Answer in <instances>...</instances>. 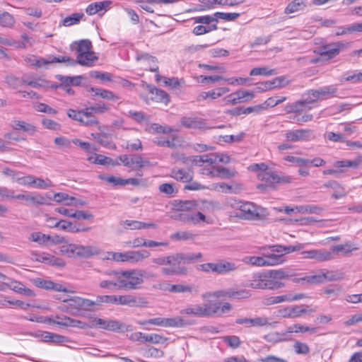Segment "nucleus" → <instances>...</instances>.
Listing matches in <instances>:
<instances>
[{
  "mask_svg": "<svg viewBox=\"0 0 362 362\" xmlns=\"http://www.w3.org/2000/svg\"><path fill=\"white\" fill-rule=\"evenodd\" d=\"M150 255V252L146 250L127 251L126 262L131 263H138L149 257Z\"/></svg>",
  "mask_w": 362,
  "mask_h": 362,
  "instance_id": "obj_23",
  "label": "nucleus"
},
{
  "mask_svg": "<svg viewBox=\"0 0 362 362\" xmlns=\"http://www.w3.org/2000/svg\"><path fill=\"white\" fill-rule=\"evenodd\" d=\"M98 57L95 52L90 51L83 54H77L76 64H79L82 66H92Z\"/></svg>",
  "mask_w": 362,
  "mask_h": 362,
  "instance_id": "obj_28",
  "label": "nucleus"
},
{
  "mask_svg": "<svg viewBox=\"0 0 362 362\" xmlns=\"http://www.w3.org/2000/svg\"><path fill=\"white\" fill-rule=\"evenodd\" d=\"M347 45L343 42H336L322 46L318 48L317 53L327 59H332L339 54V52L346 47Z\"/></svg>",
  "mask_w": 362,
  "mask_h": 362,
  "instance_id": "obj_14",
  "label": "nucleus"
},
{
  "mask_svg": "<svg viewBox=\"0 0 362 362\" xmlns=\"http://www.w3.org/2000/svg\"><path fill=\"white\" fill-rule=\"evenodd\" d=\"M266 274V286L267 289L276 290L285 286L281 280L288 279L289 275L283 269L270 270Z\"/></svg>",
  "mask_w": 362,
  "mask_h": 362,
  "instance_id": "obj_6",
  "label": "nucleus"
},
{
  "mask_svg": "<svg viewBox=\"0 0 362 362\" xmlns=\"http://www.w3.org/2000/svg\"><path fill=\"white\" fill-rule=\"evenodd\" d=\"M105 274L117 280L119 290H136L144 282L146 271L140 269L126 270H107Z\"/></svg>",
  "mask_w": 362,
  "mask_h": 362,
  "instance_id": "obj_1",
  "label": "nucleus"
},
{
  "mask_svg": "<svg viewBox=\"0 0 362 362\" xmlns=\"http://www.w3.org/2000/svg\"><path fill=\"white\" fill-rule=\"evenodd\" d=\"M288 142L307 141L315 139L313 130L310 129H300L287 131L284 134Z\"/></svg>",
  "mask_w": 362,
  "mask_h": 362,
  "instance_id": "obj_10",
  "label": "nucleus"
},
{
  "mask_svg": "<svg viewBox=\"0 0 362 362\" xmlns=\"http://www.w3.org/2000/svg\"><path fill=\"white\" fill-rule=\"evenodd\" d=\"M62 302L64 303L59 306V309L62 311L74 314L81 308V297L79 296L66 298V300H62Z\"/></svg>",
  "mask_w": 362,
  "mask_h": 362,
  "instance_id": "obj_16",
  "label": "nucleus"
},
{
  "mask_svg": "<svg viewBox=\"0 0 362 362\" xmlns=\"http://www.w3.org/2000/svg\"><path fill=\"white\" fill-rule=\"evenodd\" d=\"M93 325L109 331H117L122 328V324L117 320L95 318Z\"/></svg>",
  "mask_w": 362,
  "mask_h": 362,
  "instance_id": "obj_18",
  "label": "nucleus"
},
{
  "mask_svg": "<svg viewBox=\"0 0 362 362\" xmlns=\"http://www.w3.org/2000/svg\"><path fill=\"white\" fill-rule=\"evenodd\" d=\"M220 303H206L203 305L198 304L191 305L181 310V315H192L195 317H206L214 315L218 312Z\"/></svg>",
  "mask_w": 362,
  "mask_h": 362,
  "instance_id": "obj_5",
  "label": "nucleus"
},
{
  "mask_svg": "<svg viewBox=\"0 0 362 362\" xmlns=\"http://www.w3.org/2000/svg\"><path fill=\"white\" fill-rule=\"evenodd\" d=\"M72 50L76 49L78 54H83L91 51L92 44L89 40H81L74 42L71 45Z\"/></svg>",
  "mask_w": 362,
  "mask_h": 362,
  "instance_id": "obj_29",
  "label": "nucleus"
},
{
  "mask_svg": "<svg viewBox=\"0 0 362 362\" xmlns=\"http://www.w3.org/2000/svg\"><path fill=\"white\" fill-rule=\"evenodd\" d=\"M105 259L107 260H113L116 262H126V252H107Z\"/></svg>",
  "mask_w": 362,
  "mask_h": 362,
  "instance_id": "obj_63",
  "label": "nucleus"
},
{
  "mask_svg": "<svg viewBox=\"0 0 362 362\" xmlns=\"http://www.w3.org/2000/svg\"><path fill=\"white\" fill-rule=\"evenodd\" d=\"M358 250V247L356 244L351 242H346L344 244L337 245L332 246L329 249V252H333V259L335 257V255L341 252L344 256L349 255L353 251Z\"/></svg>",
  "mask_w": 362,
  "mask_h": 362,
  "instance_id": "obj_19",
  "label": "nucleus"
},
{
  "mask_svg": "<svg viewBox=\"0 0 362 362\" xmlns=\"http://www.w3.org/2000/svg\"><path fill=\"white\" fill-rule=\"evenodd\" d=\"M146 131L150 134H168L174 131V129L168 126H162L160 124L153 123L146 129Z\"/></svg>",
  "mask_w": 362,
  "mask_h": 362,
  "instance_id": "obj_38",
  "label": "nucleus"
},
{
  "mask_svg": "<svg viewBox=\"0 0 362 362\" xmlns=\"http://www.w3.org/2000/svg\"><path fill=\"white\" fill-rule=\"evenodd\" d=\"M180 124L185 128L199 129L202 131L213 128L208 125L206 119L197 117L194 115L182 117L180 118Z\"/></svg>",
  "mask_w": 362,
  "mask_h": 362,
  "instance_id": "obj_7",
  "label": "nucleus"
},
{
  "mask_svg": "<svg viewBox=\"0 0 362 362\" xmlns=\"http://www.w3.org/2000/svg\"><path fill=\"white\" fill-rule=\"evenodd\" d=\"M40 337L42 341L54 344H61L69 341L67 337L49 332H42Z\"/></svg>",
  "mask_w": 362,
  "mask_h": 362,
  "instance_id": "obj_26",
  "label": "nucleus"
},
{
  "mask_svg": "<svg viewBox=\"0 0 362 362\" xmlns=\"http://www.w3.org/2000/svg\"><path fill=\"white\" fill-rule=\"evenodd\" d=\"M138 62H142L146 69H149L151 71L155 72L158 70L156 64L157 59L156 57L149 55L147 53L138 54L136 57Z\"/></svg>",
  "mask_w": 362,
  "mask_h": 362,
  "instance_id": "obj_22",
  "label": "nucleus"
},
{
  "mask_svg": "<svg viewBox=\"0 0 362 362\" xmlns=\"http://www.w3.org/2000/svg\"><path fill=\"white\" fill-rule=\"evenodd\" d=\"M29 240L39 245H45L50 240V235L41 232H33L30 235Z\"/></svg>",
  "mask_w": 362,
  "mask_h": 362,
  "instance_id": "obj_47",
  "label": "nucleus"
},
{
  "mask_svg": "<svg viewBox=\"0 0 362 362\" xmlns=\"http://www.w3.org/2000/svg\"><path fill=\"white\" fill-rule=\"evenodd\" d=\"M238 216L247 220H264L269 216L267 209L252 202H240Z\"/></svg>",
  "mask_w": 362,
  "mask_h": 362,
  "instance_id": "obj_3",
  "label": "nucleus"
},
{
  "mask_svg": "<svg viewBox=\"0 0 362 362\" xmlns=\"http://www.w3.org/2000/svg\"><path fill=\"white\" fill-rule=\"evenodd\" d=\"M341 81H349L353 83L362 82V71L361 72H354L346 76H343Z\"/></svg>",
  "mask_w": 362,
  "mask_h": 362,
  "instance_id": "obj_64",
  "label": "nucleus"
},
{
  "mask_svg": "<svg viewBox=\"0 0 362 362\" xmlns=\"http://www.w3.org/2000/svg\"><path fill=\"white\" fill-rule=\"evenodd\" d=\"M10 127L14 130L27 132L30 135L34 134L36 132V127L33 124L22 120H12Z\"/></svg>",
  "mask_w": 362,
  "mask_h": 362,
  "instance_id": "obj_25",
  "label": "nucleus"
},
{
  "mask_svg": "<svg viewBox=\"0 0 362 362\" xmlns=\"http://www.w3.org/2000/svg\"><path fill=\"white\" fill-rule=\"evenodd\" d=\"M52 183L50 180H43L40 177H33V182L32 187H35L37 189H46L51 187H52Z\"/></svg>",
  "mask_w": 362,
  "mask_h": 362,
  "instance_id": "obj_52",
  "label": "nucleus"
},
{
  "mask_svg": "<svg viewBox=\"0 0 362 362\" xmlns=\"http://www.w3.org/2000/svg\"><path fill=\"white\" fill-rule=\"evenodd\" d=\"M196 235L190 231H178L171 235V238L176 240H193Z\"/></svg>",
  "mask_w": 362,
  "mask_h": 362,
  "instance_id": "obj_56",
  "label": "nucleus"
},
{
  "mask_svg": "<svg viewBox=\"0 0 362 362\" xmlns=\"http://www.w3.org/2000/svg\"><path fill=\"white\" fill-rule=\"evenodd\" d=\"M308 307L307 305L291 306V318L300 317L303 314L315 312L313 309L307 310Z\"/></svg>",
  "mask_w": 362,
  "mask_h": 362,
  "instance_id": "obj_44",
  "label": "nucleus"
},
{
  "mask_svg": "<svg viewBox=\"0 0 362 362\" xmlns=\"http://www.w3.org/2000/svg\"><path fill=\"white\" fill-rule=\"evenodd\" d=\"M148 303L147 299L143 296L132 294L117 296V305L142 308L147 306Z\"/></svg>",
  "mask_w": 362,
  "mask_h": 362,
  "instance_id": "obj_8",
  "label": "nucleus"
},
{
  "mask_svg": "<svg viewBox=\"0 0 362 362\" xmlns=\"http://www.w3.org/2000/svg\"><path fill=\"white\" fill-rule=\"evenodd\" d=\"M170 176L177 181L188 182L192 180V173L189 169L173 168L170 171Z\"/></svg>",
  "mask_w": 362,
  "mask_h": 362,
  "instance_id": "obj_20",
  "label": "nucleus"
},
{
  "mask_svg": "<svg viewBox=\"0 0 362 362\" xmlns=\"http://www.w3.org/2000/svg\"><path fill=\"white\" fill-rule=\"evenodd\" d=\"M258 177L264 181L267 187H274V185L279 183V176L272 172H260Z\"/></svg>",
  "mask_w": 362,
  "mask_h": 362,
  "instance_id": "obj_32",
  "label": "nucleus"
},
{
  "mask_svg": "<svg viewBox=\"0 0 362 362\" xmlns=\"http://www.w3.org/2000/svg\"><path fill=\"white\" fill-rule=\"evenodd\" d=\"M83 16L84 15L83 13H74L71 16L64 18L63 25L64 26H71L75 24H78L83 18Z\"/></svg>",
  "mask_w": 362,
  "mask_h": 362,
  "instance_id": "obj_49",
  "label": "nucleus"
},
{
  "mask_svg": "<svg viewBox=\"0 0 362 362\" xmlns=\"http://www.w3.org/2000/svg\"><path fill=\"white\" fill-rule=\"evenodd\" d=\"M194 259L192 257H186L181 253L175 254L166 257H154L151 259L152 263L163 266L168 265L161 269V273L165 276H174L185 272V269L181 268L180 265Z\"/></svg>",
  "mask_w": 362,
  "mask_h": 362,
  "instance_id": "obj_2",
  "label": "nucleus"
},
{
  "mask_svg": "<svg viewBox=\"0 0 362 362\" xmlns=\"http://www.w3.org/2000/svg\"><path fill=\"white\" fill-rule=\"evenodd\" d=\"M89 92L93 93L94 96H100V98L108 100H117L119 97L114 94L113 92L109 90L100 88H90Z\"/></svg>",
  "mask_w": 362,
  "mask_h": 362,
  "instance_id": "obj_30",
  "label": "nucleus"
},
{
  "mask_svg": "<svg viewBox=\"0 0 362 362\" xmlns=\"http://www.w3.org/2000/svg\"><path fill=\"white\" fill-rule=\"evenodd\" d=\"M24 61L27 64L37 68H40L43 66L48 65L47 59L43 58H37L36 56L32 54H28L25 56Z\"/></svg>",
  "mask_w": 362,
  "mask_h": 362,
  "instance_id": "obj_36",
  "label": "nucleus"
},
{
  "mask_svg": "<svg viewBox=\"0 0 362 362\" xmlns=\"http://www.w3.org/2000/svg\"><path fill=\"white\" fill-rule=\"evenodd\" d=\"M50 228H57L69 233H78L79 230L76 229V225H74L72 222L63 219L57 221L54 225H51Z\"/></svg>",
  "mask_w": 362,
  "mask_h": 362,
  "instance_id": "obj_33",
  "label": "nucleus"
},
{
  "mask_svg": "<svg viewBox=\"0 0 362 362\" xmlns=\"http://www.w3.org/2000/svg\"><path fill=\"white\" fill-rule=\"evenodd\" d=\"M255 97L253 92L240 90L228 95L224 98L225 103L227 105H235L247 102Z\"/></svg>",
  "mask_w": 362,
  "mask_h": 362,
  "instance_id": "obj_12",
  "label": "nucleus"
},
{
  "mask_svg": "<svg viewBox=\"0 0 362 362\" xmlns=\"http://www.w3.org/2000/svg\"><path fill=\"white\" fill-rule=\"evenodd\" d=\"M238 267L234 262H228L225 259L219 260L215 262V274L224 275L237 270Z\"/></svg>",
  "mask_w": 362,
  "mask_h": 362,
  "instance_id": "obj_21",
  "label": "nucleus"
},
{
  "mask_svg": "<svg viewBox=\"0 0 362 362\" xmlns=\"http://www.w3.org/2000/svg\"><path fill=\"white\" fill-rule=\"evenodd\" d=\"M214 156H210V154H206L202 156H192L189 160L195 165L202 166V164L204 163H209V165H213V158Z\"/></svg>",
  "mask_w": 362,
  "mask_h": 362,
  "instance_id": "obj_46",
  "label": "nucleus"
},
{
  "mask_svg": "<svg viewBox=\"0 0 362 362\" xmlns=\"http://www.w3.org/2000/svg\"><path fill=\"white\" fill-rule=\"evenodd\" d=\"M88 160L91 162V163H96V164H100V165H109V164H112L113 165H119L120 164V163H119L117 161L114 163L110 158L104 156L100 155V154H96L94 156H90V157L88 158Z\"/></svg>",
  "mask_w": 362,
  "mask_h": 362,
  "instance_id": "obj_41",
  "label": "nucleus"
},
{
  "mask_svg": "<svg viewBox=\"0 0 362 362\" xmlns=\"http://www.w3.org/2000/svg\"><path fill=\"white\" fill-rule=\"evenodd\" d=\"M265 272H258L252 274L245 286L254 289H267Z\"/></svg>",
  "mask_w": 362,
  "mask_h": 362,
  "instance_id": "obj_17",
  "label": "nucleus"
},
{
  "mask_svg": "<svg viewBox=\"0 0 362 362\" xmlns=\"http://www.w3.org/2000/svg\"><path fill=\"white\" fill-rule=\"evenodd\" d=\"M129 163L128 168L135 170L150 165V162L148 160H144L139 154H130Z\"/></svg>",
  "mask_w": 362,
  "mask_h": 362,
  "instance_id": "obj_27",
  "label": "nucleus"
},
{
  "mask_svg": "<svg viewBox=\"0 0 362 362\" xmlns=\"http://www.w3.org/2000/svg\"><path fill=\"white\" fill-rule=\"evenodd\" d=\"M175 206L181 213L189 212L196 207V204L193 201H180Z\"/></svg>",
  "mask_w": 362,
  "mask_h": 362,
  "instance_id": "obj_54",
  "label": "nucleus"
},
{
  "mask_svg": "<svg viewBox=\"0 0 362 362\" xmlns=\"http://www.w3.org/2000/svg\"><path fill=\"white\" fill-rule=\"evenodd\" d=\"M6 279L8 282H4L3 284L14 292L28 297H33L35 296L34 291L29 288H26L22 282L8 278Z\"/></svg>",
  "mask_w": 362,
  "mask_h": 362,
  "instance_id": "obj_15",
  "label": "nucleus"
},
{
  "mask_svg": "<svg viewBox=\"0 0 362 362\" xmlns=\"http://www.w3.org/2000/svg\"><path fill=\"white\" fill-rule=\"evenodd\" d=\"M301 255L305 259H314L318 262L333 259V252L325 249L305 250L301 252Z\"/></svg>",
  "mask_w": 362,
  "mask_h": 362,
  "instance_id": "obj_11",
  "label": "nucleus"
},
{
  "mask_svg": "<svg viewBox=\"0 0 362 362\" xmlns=\"http://www.w3.org/2000/svg\"><path fill=\"white\" fill-rule=\"evenodd\" d=\"M305 97L303 100L307 105L313 103L319 100L317 92L316 89H310L304 93Z\"/></svg>",
  "mask_w": 362,
  "mask_h": 362,
  "instance_id": "obj_61",
  "label": "nucleus"
},
{
  "mask_svg": "<svg viewBox=\"0 0 362 362\" xmlns=\"http://www.w3.org/2000/svg\"><path fill=\"white\" fill-rule=\"evenodd\" d=\"M54 143L60 148L69 149L71 147L72 139H69L65 136H58L54 139Z\"/></svg>",
  "mask_w": 362,
  "mask_h": 362,
  "instance_id": "obj_59",
  "label": "nucleus"
},
{
  "mask_svg": "<svg viewBox=\"0 0 362 362\" xmlns=\"http://www.w3.org/2000/svg\"><path fill=\"white\" fill-rule=\"evenodd\" d=\"M170 291L174 293H195L199 292L198 288L194 285L175 284L172 285Z\"/></svg>",
  "mask_w": 362,
  "mask_h": 362,
  "instance_id": "obj_37",
  "label": "nucleus"
},
{
  "mask_svg": "<svg viewBox=\"0 0 362 362\" xmlns=\"http://www.w3.org/2000/svg\"><path fill=\"white\" fill-rule=\"evenodd\" d=\"M296 209L298 213L314 214H320L324 211V209L322 206L314 204L297 206H296Z\"/></svg>",
  "mask_w": 362,
  "mask_h": 362,
  "instance_id": "obj_34",
  "label": "nucleus"
},
{
  "mask_svg": "<svg viewBox=\"0 0 362 362\" xmlns=\"http://www.w3.org/2000/svg\"><path fill=\"white\" fill-rule=\"evenodd\" d=\"M112 1L110 0H106L103 1H97L89 4L86 8V13L89 16H93L101 11H107L110 6L112 5Z\"/></svg>",
  "mask_w": 362,
  "mask_h": 362,
  "instance_id": "obj_24",
  "label": "nucleus"
},
{
  "mask_svg": "<svg viewBox=\"0 0 362 362\" xmlns=\"http://www.w3.org/2000/svg\"><path fill=\"white\" fill-rule=\"evenodd\" d=\"M305 297L304 293H298L296 295H292L291 293H286L281 296H274L266 297L263 300V303L265 305H272L274 304H278L284 302H292L303 299Z\"/></svg>",
  "mask_w": 362,
  "mask_h": 362,
  "instance_id": "obj_13",
  "label": "nucleus"
},
{
  "mask_svg": "<svg viewBox=\"0 0 362 362\" xmlns=\"http://www.w3.org/2000/svg\"><path fill=\"white\" fill-rule=\"evenodd\" d=\"M305 281L308 283L310 284H318V283H322L325 282L323 274H319L317 275H313V276H308L303 278H299L294 279V282L296 283H300L301 281Z\"/></svg>",
  "mask_w": 362,
  "mask_h": 362,
  "instance_id": "obj_51",
  "label": "nucleus"
},
{
  "mask_svg": "<svg viewBox=\"0 0 362 362\" xmlns=\"http://www.w3.org/2000/svg\"><path fill=\"white\" fill-rule=\"evenodd\" d=\"M124 228L131 230H140L142 229L143 222L133 220H126L120 223Z\"/></svg>",
  "mask_w": 362,
  "mask_h": 362,
  "instance_id": "obj_57",
  "label": "nucleus"
},
{
  "mask_svg": "<svg viewBox=\"0 0 362 362\" xmlns=\"http://www.w3.org/2000/svg\"><path fill=\"white\" fill-rule=\"evenodd\" d=\"M152 93V100H155L157 103H163L165 104H168L170 101V97L168 94L158 88H154L151 90Z\"/></svg>",
  "mask_w": 362,
  "mask_h": 362,
  "instance_id": "obj_40",
  "label": "nucleus"
},
{
  "mask_svg": "<svg viewBox=\"0 0 362 362\" xmlns=\"http://www.w3.org/2000/svg\"><path fill=\"white\" fill-rule=\"evenodd\" d=\"M317 328L312 327L306 325H303L300 324H294L288 327V332L290 333H305L310 332V334L316 333Z\"/></svg>",
  "mask_w": 362,
  "mask_h": 362,
  "instance_id": "obj_39",
  "label": "nucleus"
},
{
  "mask_svg": "<svg viewBox=\"0 0 362 362\" xmlns=\"http://www.w3.org/2000/svg\"><path fill=\"white\" fill-rule=\"evenodd\" d=\"M97 305H102L103 303L117 305V295L98 296L96 298Z\"/></svg>",
  "mask_w": 362,
  "mask_h": 362,
  "instance_id": "obj_50",
  "label": "nucleus"
},
{
  "mask_svg": "<svg viewBox=\"0 0 362 362\" xmlns=\"http://www.w3.org/2000/svg\"><path fill=\"white\" fill-rule=\"evenodd\" d=\"M244 262L251 264L254 266L265 267V260L262 257H245L243 259Z\"/></svg>",
  "mask_w": 362,
  "mask_h": 362,
  "instance_id": "obj_62",
  "label": "nucleus"
},
{
  "mask_svg": "<svg viewBox=\"0 0 362 362\" xmlns=\"http://www.w3.org/2000/svg\"><path fill=\"white\" fill-rule=\"evenodd\" d=\"M141 325H153L165 327H182L185 325V320L180 317L163 318L155 317L146 320Z\"/></svg>",
  "mask_w": 362,
  "mask_h": 362,
  "instance_id": "obj_9",
  "label": "nucleus"
},
{
  "mask_svg": "<svg viewBox=\"0 0 362 362\" xmlns=\"http://www.w3.org/2000/svg\"><path fill=\"white\" fill-rule=\"evenodd\" d=\"M307 6L304 0H293L285 8L284 13L291 14L303 11Z\"/></svg>",
  "mask_w": 362,
  "mask_h": 362,
  "instance_id": "obj_31",
  "label": "nucleus"
},
{
  "mask_svg": "<svg viewBox=\"0 0 362 362\" xmlns=\"http://www.w3.org/2000/svg\"><path fill=\"white\" fill-rule=\"evenodd\" d=\"M223 341L232 349H237L241 344V341L238 336H225L223 337Z\"/></svg>",
  "mask_w": 362,
  "mask_h": 362,
  "instance_id": "obj_58",
  "label": "nucleus"
},
{
  "mask_svg": "<svg viewBox=\"0 0 362 362\" xmlns=\"http://www.w3.org/2000/svg\"><path fill=\"white\" fill-rule=\"evenodd\" d=\"M216 29H217L216 24H214V25H209L208 27H206L204 25H197L194 28L192 32L195 35H201L209 33L212 30H216Z\"/></svg>",
  "mask_w": 362,
  "mask_h": 362,
  "instance_id": "obj_60",
  "label": "nucleus"
},
{
  "mask_svg": "<svg viewBox=\"0 0 362 362\" xmlns=\"http://www.w3.org/2000/svg\"><path fill=\"white\" fill-rule=\"evenodd\" d=\"M42 288H44L46 290H53L55 291L64 292V293L69 292V291L63 284L54 283L52 281L45 280V279L44 281L43 286Z\"/></svg>",
  "mask_w": 362,
  "mask_h": 362,
  "instance_id": "obj_43",
  "label": "nucleus"
},
{
  "mask_svg": "<svg viewBox=\"0 0 362 362\" xmlns=\"http://www.w3.org/2000/svg\"><path fill=\"white\" fill-rule=\"evenodd\" d=\"M274 74H275L274 69H270L266 66L253 68L250 72V76H272Z\"/></svg>",
  "mask_w": 362,
  "mask_h": 362,
  "instance_id": "obj_55",
  "label": "nucleus"
},
{
  "mask_svg": "<svg viewBox=\"0 0 362 362\" xmlns=\"http://www.w3.org/2000/svg\"><path fill=\"white\" fill-rule=\"evenodd\" d=\"M264 260L265 267L274 266L282 264L285 262V259L282 255H277L274 253H271L270 255H266V259H264Z\"/></svg>",
  "mask_w": 362,
  "mask_h": 362,
  "instance_id": "obj_48",
  "label": "nucleus"
},
{
  "mask_svg": "<svg viewBox=\"0 0 362 362\" xmlns=\"http://www.w3.org/2000/svg\"><path fill=\"white\" fill-rule=\"evenodd\" d=\"M14 23L15 19L9 13L4 11L0 14V25L11 28Z\"/></svg>",
  "mask_w": 362,
  "mask_h": 362,
  "instance_id": "obj_53",
  "label": "nucleus"
},
{
  "mask_svg": "<svg viewBox=\"0 0 362 362\" xmlns=\"http://www.w3.org/2000/svg\"><path fill=\"white\" fill-rule=\"evenodd\" d=\"M316 90L317 92L319 100L327 99L333 96L337 92V88H336L335 86H323Z\"/></svg>",
  "mask_w": 362,
  "mask_h": 362,
  "instance_id": "obj_35",
  "label": "nucleus"
},
{
  "mask_svg": "<svg viewBox=\"0 0 362 362\" xmlns=\"http://www.w3.org/2000/svg\"><path fill=\"white\" fill-rule=\"evenodd\" d=\"M251 293L245 289L229 288L228 298L232 299H244L250 297Z\"/></svg>",
  "mask_w": 362,
  "mask_h": 362,
  "instance_id": "obj_45",
  "label": "nucleus"
},
{
  "mask_svg": "<svg viewBox=\"0 0 362 362\" xmlns=\"http://www.w3.org/2000/svg\"><path fill=\"white\" fill-rule=\"evenodd\" d=\"M275 325V322H272L265 316L253 317V327H274Z\"/></svg>",
  "mask_w": 362,
  "mask_h": 362,
  "instance_id": "obj_42",
  "label": "nucleus"
},
{
  "mask_svg": "<svg viewBox=\"0 0 362 362\" xmlns=\"http://www.w3.org/2000/svg\"><path fill=\"white\" fill-rule=\"evenodd\" d=\"M62 251L70 257L89 258L100 254V249L95 245L69 244L62 247Z\"/></svg>",
  "mask_w": 362,
  "mask_h": 362,
  "instance_id": "obj_4",
  "label": "nucleus"
}]
</instances>
